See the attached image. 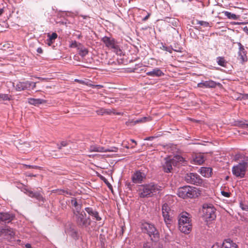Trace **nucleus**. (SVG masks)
I'll return each instance as SVG.
<instances>
[{
	"instance_id": "obj_1",
	"label": "nucleus",
	"mask_w": 248,
	"mask_h": 248,
	"mask_svg": "<svg viewBox=\"0 0 248 248\" xmlns=\"http://www.w3.org/2000/svg\"><path fill=\"white\" fill-rule=\"evenodd\" d=\"M161 190V186L155 183L141 185L139 186L138 192L140 198L152 197Z\"/></svg>"
},
{
	"instance_id": "obj_2",
	"label": "nucleus",
	"mask_w": 248,
	"mask_h": 248,
	"mask_svg": "<svg viewBox=\"0 0 248 248\" xmlns=\"http://www.w3.org/2000/svg\"><path fill=\"white\" fill-rule=\"evenodd\" d=\"M141 229L144 232L149 235L153 241L156 242L159 240V233L153 224L145 222L142 224Z\"/></svg>"
},
{
	"instance_id": "obj_3",
	"label": "nucleus",
	"mask_w": 248,
	"mask_h": 248,
	"mask_svg": "<svg viewBox=\"0 0 248 248\" xmlns=\"http://www.w3.org/2000/svg\"><path fill=\"white\" fill-rule=\"evenodd\" d=\"M184 158L180 155H176L171 159H166L165 163L163 165V169L166 173L170 172L172 169V166H176L184 161Z\"/></svg>"
},
{
	"instance_id": "obj_4",
	"label": "nucleus",
	"mask_w": 248,
	"mask_h": 248,
	"mask_svg": "<svg viewBox=\"0 0 248 248\" xmlns=\"http://www.w3.org/2000/svg\"><path fill=\"white\" fill-rule=\"evenodd\" d=\"M73 219L78 226L80 227H87L91 225V220L90 217H87L84 211L81 213H78L73 216Z\"/></svg>"
},
{
	"instance_id": "obj_5",
	"label": "nucleus",
	"mask_w": 248,
	"mask_h": 248,
	"mask_svg": "<svg viewBox=\"0 0 248 248\" xmlns=\"http://www.w3.org/2000/svg\"><path fill=\"white\" fill-rule=\"evenodd\" d=\"M216 209L211 204L205 203L202 206L203 216L207 221L216 218Z\"/></svg>"
},
{
	"instance_id": "obj_6",
	"label": "nucleus",
	"mask_w": 248,
	"mask_h": 248,
	"mask_svg": "<svg viewBox=\"0 0 248 248\" xmlns=\"http://www.w3.org/2000/svg\"><path fill=\"white\" fill-rule=\"evenodd\" d=\"M248 167V163L243 161L232 168V174L236 177L243 178L244 177L246 170Z\"/></svg>"
},
{
	"instance_id": "obj_7",
	"label": "nucleus",
	"mask_w": 248,
	"mask_h": 248,
	"mask_svg": "<svg viewBox=\"0 0 248 248\" xmlns=\"http://www.w3.org/2000/svg\"><path fill=\"white\" fill-rule=\"evenodd\" d=\"M196 194V191L190 186H185L178 188L177 195L183 199L192 198Z\"/></svg>"
},
{
	"instance_id": "obj_8",
	"label": "nucleus",
	"mask_w": 248,
	"mask_h": 248,
	"mask_svg": "<svg viewBox=\"0 0 248 248\" xmlns=\"http://www.w3.org/2000/svg\"><path fill=\"white\" fill-rule=\"evenodd\" d=\"M185 180L187 183L196 186H201L203 183L201 176L196 173H187L185 176Z\"/></svg>"
},
{
	"instance_id": "obj_9",
	"label": "nucleus",
	"mask_w": 248,
	"mask_h": 248,
	"mask_svg": "<svg viewBox=\"0 0 248 248\" xmlns=\"http://www.w3.org/2000/svg\"><path fill=\"white\" fill-rule=\"evenodd\" d=\"M36 82L26 80L25 81H19L17 82L15 86V88L17 91H21L23 90H30L34 89L36 87Z\"/></svg>"
},
{
	"instance_id": "obj_10",
	"label": "nucleus",
	"mask_w": 248,
	"mask_h": 248,
	"mask_svg": "<svg viewBox=\"0 0 248 248\" xmlns=\"http://www.w3.org/2000/svg\"><path fill=\"white\" fill-rule=\"evenodd\" d=\"M102 41L107 47L113 49L114 51L118 52V50L121 51L119 46L117 45L114 39L108 36H105L102 39Z\"/></svg>"
},
{
	"instance_id": "obj_11",
	"label": "nucleus",
	"mask_w": 248,
	"mask_h": 248,
	"mask_svg": "<svg viewBox=\"0 0 248 248\" xmlns=\"http://www.w3.org/2000/svg\"><path fill=\"white\" fill-rule=\"evenodd\" d=\"M171 209L168 204L166 203L163 204L162 206V213L164 217V221L166 224H169L171 221Z\"/></svg>"
},
{
	"instance_id": "obj_12",
	"label": "nucleus",
	"mask_w": 248,
	"mask_h": 248,
	"mask_svg": "<svg viewBox=\"0 0 248 248\" xmlns=\"http://www.w3.org/2000/svg\"><path fill=\"white\" fill-rule=\"evenodd\" d=\"M118 148L115 147H112L110 149H106L104 147L97 146L96 145H93L90 146L89 151L91 152H117Z\"/></svg>"
},
{
	"instance_id": "obj_13",
	"label": "nucleus",
	"mask_w": 248,
	"mask_h": 248,
	"mask_svg": "<svg viewBox=\"0 0 248 248\" xmlns=\"http://www.w3.org/2000/svg\"><path fill=\"white\" fill-rule=\"evenodd\" d=\"M145 177L144 173L140 170L136 171L132 176V181L135 184L141 183Z\"/></svg>"
},
{
	"instance_id": "obj_14",
	"label": "nucleus",
	"mask_w": 248,
	"mask_h": 248,
	"mask_svg": "<svg viewBox=\"0 0 248 248\" xmlns=\"http://www.w3.org/2000/svg\"><path fill=\"white\" fill-rule=\"evenodd\" d=\"M189 214L186 212H183L180 215L178 220L179 227L183 225L191 223V219L189 217Z\"/></svg>"
},
{
	"instance_id": "obj_15",
	"label": "nucleus",
	"mask_w": 248,
	"mask_h": 248,
	"mask_svg": "<svg viewBox=\"0 0 248 248\" xmlns=\"http://www.w3.org/2000/svg\"><path fill=\"white\" fill-rule=\"evenodd\" d=\"M212 248H238V246L230 239L224 240L221 247L217 245H214Z\"/></svg>"
},
{
	"instance_id": "obj_16",
	"label": "nucleus",
	"mask_w": 248,
	"mask_h": 248,
	"mask_svg": "<svg viewBox=\"0 0 248 248\" xmlns=\"http://www.w3.org/2000/svg\"><path fill=\"white\" fill-rule=\"evenodd\" d=\"M151 120V118L150 117H143L140 118H139L136 120H129L128 121L126 122V124L127 125H134L138 124H142L144 123L147 122H149Z\"/></svg>"
},
{
	"instance_id": "obj_17",
	"label": "nucleus",
	"mask_w": 248,
	"mask_h": 248,
	"mask_svg": "<svg viewBox=\"0 0 248 248\" xmlns=\"http://www.w3.org/2000/svg\"><path fill=\"white\" fill-rule=\"evenodd\" d=\"M14 217L11 214L7 212H0V223H9L13 220Z\"/></svg>"
},
{
	"instance_id": "obj_18",
	"label": "nucleus",
	"mask_w": 248,
	"mask_h": 248,
	"mask_svg": "<svg viewBox=\"0 0 248 248\" xmlns=\"http://www.w3.org/2000/svg\"><path fill=\"white\" fill-rule=\"evenodd\" d=\"M26 194L30 197L36 199L38 201L44 202V198L39 192L27 190Z\"/></svg>"
},
{
	"instance_id": "obj_19",
	"label": "nucleus",
	"mask_w": 248,
	"mask_h": 248,
	"mask_svg": "<svg viewBox=\"0 0 248 248\" xmlns=\"http://www.w3.org/2000/svg\"><path fill=\"white\" fill-rule=\"evenodd\" d=\"M198 87L199 88H215L217 86L216 82L213 80L202 81L198 84Z\"/></svg>"
},
{
	"instance_id": "obj_20",
	"label": "nucleus",
	"mask_w": 248,
	"mask_h": 248,
	"mask_svg": "<svg viewBox=\"0 0 248 248\" xmlns=\"http://www.w3.org/2000/svg\"><path fill=\"white\" fill-rule=\"evenodd\" d=\"M147 76L152 77H160L164 75V73L158 68H155L152 71L146 72Z\"/></svg>"
},
{
	"instance_id": "obj_21",
	"label": "nucleus",
	"mask_w": 248,
	"mask_h": 248,
	"mask_svg": "<svg viewBox=\"0 0 248 248\" xmlns=\"http://www.w3.org/2000/svg\"><path fill=\"white\" fill-rule=\"evenodd\" d=\"M1 232L3 235L7 236V239H10L15 235L13 229L8 226L2 229Z\"/></svg>"
},
{
	"instance_id": "obj_22",
	"label": "nucleus",
	"mask_w": 248,
	"mask_h": 248,
	"mask_svg": "<svg viewBox=\"0 0 248 248\" xmlns=\"http://www.w3.org/2000/svg\"><path fill=\"white\" fill-rule=\"evenodd\" d=\"M85 210L89 215L94 217L96 220L99 221L101 219V217L99 216L98 212L93 210L92 208L86 207L85 208Z\"/></svg>"
},
{
	"instance_id": "obj_23",
	"label": "nucleus",
	"mask_w": 248,
	"mask_h": 248,
	"mask_svg": "<svg viewBox=\"0 0 248 248\" xmlns=\"http://www.w3.org/2000/svg\"><path fill=\"white\" fill-rule=\"evenodd\" d=\"M212 171V169L211 168L202 167L200 169L199 172L204 177L208 178L211 176Z\"/></svg>"
},
{
	"instance_id": "obj_24",
	"label": "nucleus",
	"mask_w": 248,
	"mask_h": 248,
	"mask_svg": "<svg viewBox=\"0 0 248 248\" xmlns=\"http://www.w3.org/2000/svg\"><path fill=\"white\" fill-rule=\"evenodd\" d=\"M28 102L31 104L35 106H37L39 105L45 103L46 101L42 99H35L33 98H30L28 99Z\"/></svg>"
},
{
	"instance_id": "obj_25",
	"label": "nucleus",
	"mask_w": 248,
	"mask_h": 248,
	"mask_svg": "<svg viewBox=\"0 0 248 248\" xmlns=\"http://www.w3.org/2000/svg\"><path fill=\"white\" fill-rule=\"evenodd\" d=\"M191 223H189L187 224L186 225L185 224V225L179 226V229L181 232L186 234H188L191 231Z\"/></svg>"
},
{
	"instance_id": "obj_26",
	"label": "nucleus",
	"mask_w": 248,
	"mask_h": 248,
	"mask_svg": "<svg viewBox=\"0 0 248 248\" xmlns=\"http://www.w3.org/2000/svg\"><path fill=\"white\" fill-rule=\"evenodd\" d=\"M238 59L241 63H244L247 61L248 58L246 55V52L244 50H239L238 53Z\"/></svg>"
},
{
	"instance_id": "obj_27",
	"label": "nucleus",
	"mask_w": 248,
	"mask_h": 248,
	"mask_svg": "<svg viewBox=\"0 0 248 248\" xmlns=\"http://www.w3.org/2000/svg\"><path fill=\"white\" fill-rule=\"evenodd\" d=\"M67 233L75 239L78 238L77 232L73 228L70 227L66 231Z\"/></svg>"
},
{
	"instance_id": "obj_28",
	"label": "nucleus",
	"mask_w": 248,
	"mask_h": 248,
	"mask_svg": "<svg viewBox=\"0 0 248 248\" xmlns=\"http://www.w3.org/2000/svg\"><path fill=\"white\" fill-rule=\"evenodd\" d=\"M193 161L196 164L201 165L204 162V159L202 155H199L193 159Z\"/></svg>"
},
{
	"instance_id": "obj_29",
	"label": "nucleus",
	"mask_w": 248,
	"mask_h": 248,
	"mask_svg": "<svg viewBox=\"0 0 248 248\" xmlns=\"http://www.w3.org/2000/svg\"><path fill=\"white\" fill-rule=\"evenodd\" d=\"M58 193L59 195H62L65 196L72 195V192L68 189H58Z\"/></svg>"
},
{
	"instance_id": "obj_30",
	"label": "nucleus",
	"mask_w": 248,
	"mask_h": 248,
	"mask_svg": "<svg viewBox=\"0 0 248 248\" xmlns=\"http://www.w3.org/2000/svg\"><path fill=\"white\" fill-rule=\"evenodd\" d=\"M217 62L220 66L225 67L227 64V62L224 57H218L217 58Z\"/></svg>"
},
{
	"instance_id": "obj_31",
	"label": "nucleus",
	"mask_w": 248,
	"mask_h": 248,
	"mask_svg": "<svg viewBox=\"0 0 248 248\" xmlns=\"http://www.w3.org/2000/svg\"><path fill=\"white\" fill-rule=\"evenodd\" d=\"M223 13L224 15L229 19H236L237 18V16L236 15L231 13V12L225 11L223 12Z\"/></svg>"
},
{
	"instance_id": "obj_32",
	"label": "nucleus",
	"mask_w": 248,
	"mask_h": 248,
	"mask_svg": "<svg viewBox=\"0 0 248 248\" xmlns=\"http://www.w3.org/2000/svg\"><path fill=\"white\" fill-rule=\"evenodd\" d=\"M0 100L3 101H10L12 100V96L8 94L0 93Z\"/></svg>"
},
{
	"instance_id": "obj_33",
	"label": "nucleus",
	"mask_w": 248,
	"mask_h": 248,
	"mask_svg": "<svg viewBox=\"0 0 248 248\" xmlns=\"http://www.w3.org/2000/svg\"><path fill=\"white\" fill-rule=\"evenodd\" d=\"M237 125L243 128H248V121L246 120L239 121L237 122Z\"/></svg>"
},
{
	"instance_id": "obj_34",
	"label": "nucleus",
	"mask_w": 248,
	"mask_h": 248,
	"mask_svg": "<svg viewBox=\"0 0 248 248\" xmlns=\"http://www.w3.org/2000/svg\"><path fill=\"white\" fill-rule=\"evenodd\" d=\"M81 207H82L81 204H79V205L75 207V208L73 209L72 210L73 213V216L76 215L78 213H82V211H81Z\"/></svg>"
},
{
	"instance_id": "obj_35",
	"label": "nucleus",
	"mask_w": 248,
	"mask_h": 248,
	"mask_svg": "<svg viewBox=\"0 0 248 248\" xmlns=\"http://www.w3.org/2000/svg\"><path fill=\"white\" fill-rule=\"evenodd\" d=\"M88 53V50L85 48H81L79 51V55L82 57L85 56Z\"/></svg>"
},
{
	"instance_id": "obj_36",
	"label": "nucleus",
	"mask_w": 248,
	"mask_h": 248,
	"mask_svg": "<svg viewBox=\"0 0 248 248\" xmlns=\"http://www.w3.org/2000/svg\"><path fill=\"white\" fill-rule=\"evenodd\" d=\"M47 36L50 40H52L53 42L58 37L57 34L55 32H53L51 34L48 33Z\"/></svg>"
},
{
	"instance_id": "obj_37",
	"label": "nucleus",
	"mask_w": 248,
	"mask_h": 248,
	"mask_svg": "<svg viewBox=\"0 0 248 248\" xmlns=\"http://www.w3.org/2000/svg\"><path fill=\"white\" fill-rule=\"evenodd\" d=\"M68 145V142L66 141H62L61 142L60 144H58V148L61 150L62 147H65Z\"/></svg>"
},
{
	"instance_id": "obj_38",
	"label": "nucleus",
	"mask_w": 248,
	"mask_h": 248,
	"mask_svg": "<svg viewBox=\"0 0 248 248\" xmlns=\"http://www.w3.org/2000/svg\"><path fill=\"white\" fill-rule=\"evenodd\" d=\"M71 203L74 207L80 204L78 203L77 200L75 198H72V199L71 200Z\"/></svg>"
},
{
	"instance_id": "obj_39",
	"label": "nucleus",
	"mask_w": 248,
	"mask_h": 248,
	"mask_svg": "<svg viewBox=\"0 0 248 248\" xmlns=\"http://www.w3.org/2000/svg\"><path fill=\"white\" fill-rule=\"evenodd\" d=\"M198 24L200 25L201 26H202L204 27H208L209 26V23L206 21H200L198 22Z\"/></svg>"
},
{
	"instance_id": "obj_40",
	"label": "nucleus",
	"mask_w": 248,
	"mask_h": 248,
	"mask_svg": "<svg viewBox=\"0 0 248 248\" xmlns=\"http://www.w3.org/2000/svg\"><path fill=\"white\" fill-rule=\"evenodd\" d=\"M106 112V110L103 108H101L96 110V113L98 114L103 115Z\"/></svg>"
},
{
	"instance_id": "obj_41",
	"label": "nucleus",
	"mask_w": 248,
	"mask_h": 248,
	"mask_svg": "<svg viewBox=\"0 0 248 248\" xmlns=\"http://www.w3.org/2000/svg\"><path fill=\"white\" fill-rule=\"evenodd\" d=\"M240 206L243 210L248 211V206L244 205L242 203H240Z\"/></svg>"
},
{
	"instance_id": "obj_42",
	"label": "nucleus",
	"mask_w": 248,
	"mask_h": 248,
	"mask_svg": "<svg viewBox=\"0 0 248 248\" xmlns=\"http://www.w3.org/2000/svg\"><path fill=\"white\" fill-rule=\"evenodd\" d=\"M221 194L225 197H229L230 196L231 193L230 192H225L224 191H221Z\"/></svg>"
},
{
	"instance_id": "obj_43",
	"label": "nucleus",
	"mask_w": 248,
	"mask_h": 248,
	"mask_svg": "<svg viewBox=\"0 0 248 248\" xmlns=\"http://www.w3.org/2000/svg\"><path fill=\"white\" fill-rule=\"evenodd\" d=\"M71 47H77L78 46V43L76 41H72L70 45Z\"/></svg>"
},
{
	"instance_id": "obj_44",
	"label": "nucleus",
	"mask_w": 248,
	"mask_h": 248,
	"mask_svg": "<svg viewBox=\"0 0 248 248\" xmlns=\"http://www.w3.org/2000/svg\"><path fill=\"white\" fill-rule=\"evenodd\" d=\"M26 167L28 168L31 169H38L39 167L37 166H31V165H26Z\"/></svg>"
},
{
	"instance_id": "obj_45",
	"label": "nucleus",
	"mask_w": 248,
	"mask_h": 248,
	"mask_svg": "<svg viewBox=\"0 0 248 248\" xmlns=\"http://www.w3.org/2000/svg\"><path fill=\"white\" fill-rule=\"evenodd\" d=\"M237 44L239 46V50L245 49L244 46L240 42L238 43Z\"/></svg>"
},
{
	"instance_id": "obj_46",
	"label": "nucleus",
	"mask_w": 248,
	"mask_h": 248,
	"mask_svg": "<svg viewBox=\"0 0 248 248\" xmlns=\"http://www.w3.org/2000/svg\"><path fill=\"white\" fill-rule=\"evenodd\" d=\"M46 41H47V44L49 46H50L54 42L53 41L50 40V39H49V38L46 40Z\"/></svg>"
},
{
	"instance_id": "obj_47",
	"label": "nucleus",
	"mask_w": 248,
	"mask_h": 248,
	"mask_svg": "<svg viewBox=\"0 0 248 248\" xmlns=\"http://www.w3.org/2000/svg\"><path fill=\"white\" fill-rule=\"evenodd\" d=\"M150 16V13H148V15H147L146 16H145V17L142 19V21H145L147 20L149 18V16Z\"/></svg>"
},
{
	"instance_id": "obj_48",
	"label": "nucleus",
	"mask_w": 248,
	"mask_h": 248,
	"mask_svg": "<svg viewBox=\"0 0 248 248\" xmlns=\"http://www.w3.org/2000/svg\"><path fill=\"white\" fill-rule=\"evenodd\" d=\"M37 52L39 53H42L43 51L41 47H38L37 49Z\"/></svg>"
},
{
	"instance_id": "obj_49",
	"label": "nucleus",
	"mask_w": 248,
	"mask_h": 248,
	"mask_svg": "<svg viewBox=\"0 0 248 248\" xmlns=\"http://www.w3.org/2000/svg\"><path fill=\"white\" fill-rule=\"evenodd\" d=\"M240 154H236L235 155L234 158L235 160H238L240 158Z\"/></svg>"
},
{
	"instance_id": "obj_50",
	"label": "nucleus",
	"mask_w": 248,
	"mask_h": 248,
	"mask_svg": "<svg viewBox=\"0 0 248 248\" xmlns=\"http://www.w3.org/2000/svg\"><path fill=\"white\" fill-rule=\"evenodd\" d=\"M242 98L245 99H248V94H244L243 95Z\"/></svg>"
},
{
	"instance_id": "obj_51",
	"label": "nucleus",
	"mask_w": 248,
	"mask_h": 248,
	"mask_svg": "<svg viewBox=\"0 0 248 248\" xmlns=\"http://www.w3.org/2000/svg\"><path fill=\"white\" fill-rule=\"evenodd\" d=\"M243 30L245 32L247 33V34H248V27H245L244 28Z\"/></svg>"
},
{
	"instance_id": "obj_52",
	"label": "nucleus",
	"mask_w": 248,
	"mask_h": 248,
	"mask_svg": "<svg viewBox=\"0 0 248 248\" xmlns=\"http://www.w3.org/2000/svg\"><path fill=\"white\" fill-rule=\"evenodd\" d=\"M93 86H94V87L97 88L98 89H100L103 87V86H102L101 85H93Z\"/></svg>"
},
{
	"instance_id": "obj_53",
	"label": "nucleus",
	"mask_w": 248,
	"mask_h": 248,
	"mask_svg": "<svg viewBox=\"0 0 248 248\" xmlns=\"http://www.w3.org/2000/svg\"><path fill=\"white\" fill-rule=\"evenodd\" d=\"M25 247L26 248H31V246L30 244L28 243L25 245Z\"/></svg>"
},
{
	"instance_id": "obj_54",
	"label": "nucleus",
	"mask_w": 248,
	"mask_h": 248,
	"mask_svg": "<svg viewBox=\"0 0 248 248\" xmlns=\"http://www.w3.org/2000/svg\"><path fill=\"white\" fill-rule=\"evenodd\" d=\"M154 139L153 137H149L146 138L145 140H150Z\"/></svg>"
},
{
	"instance_id": "obj_55",
	"label": "nucleus",
	"mask_w": 248,
	"mask_h": 248,
	"mask_svg": "<svg viewBox=\"0 0 248 248\" xmlns=\"http://www.w3.org/2000/svg\"><path fill=\"white\" fill-rule=\"evenodd\" d=\"M3 12H4V9L0 8V16L3 13Z\"/></svg>"
},
{
	"instance_id": "obj_56",
	"label": "nucleus",
	"mask_w": 248,
	"mask_h": 248,
	"mask_svg": "<svg viewBox=\"0 0 248 248\" xmlns=\"http://www.w3.org/2000/svg\"><path fill=\"white\" fill-rule=\"evenodd\" d=\"M75 81L78 82L80 83H83L84 82L82 80H78V79H76Z\"/></svg>"
},
{
	"instance_id": "obj_57",
	"label": "nucleus",
	"mask_w": 248,
	"mask_h": 248,
	"mask_svg": "<svg viewBox=\"0 0 248 248\" xmlns=\"http://www.w3.org/2000/svg\"><path fill=\"white\" fill-rule=\"evenodd\" d=\"M81 37H82V35H81V33H80L79 34H78V39H80Z\"/></svg>"
},
{
	"instance_id": "obj_58",
	"label": "nucleus",
	"mask_w": 248,
	"mask_h": 248,
	"mask_svg": "<svg viewBox=\"0 0 248 248\" xmlns=\"http://www.w3.org/2000/svg\"><path fill=\"white\" fill-rule=\"evenodd\" d=\"M131 141L132 142L135 143L136 144H137L136 141L134 140L131 139Z\"/></svg>"
},
{
	"instance_id": "obj_59",
	"label": "nucleus",
	"mask_w": 248,
	"mask_h": 248,
	"mask_svg": "<svg viewBox=\"0 0 248 248\" xmlns=\"http://www.w3.org/2000/svg\"><path fill=\"white\" fill-rule=\"evenodd\" d=\"M108 185H109V186H108V187L111 186V185H110L109 183H108Z\"/></svg>"
},
{
	"instance_id": "obj_60",
	"label": "nucleus",
	"mask_w": 248,
	"mask_h": 248,
	"mask_svg": "<svg viewBox=\"0 0 248 248\" xmlns=\"http://www.w3.org/2000/svg\"><path fill=\"white\" fill-rule=\"evenodd\" d=\"M83 18L85 19L86 16H83Z\"/></svg>"
},
{
	"instance_id": "obj_61",
	"label": "nucleus",
	"mask_w": 248,
	"mask_h": 248,
	"mask_svg": "<svg viewBox=\"0 0 248 248\" xmlns=\"http://www.w3.org/2000/svg\"><path fill=\"white\" fill-rule=\"evenodd\" d=\"M126 148H128L129 147L127 146H126Z\"/></svg>"
}]
</instances>
